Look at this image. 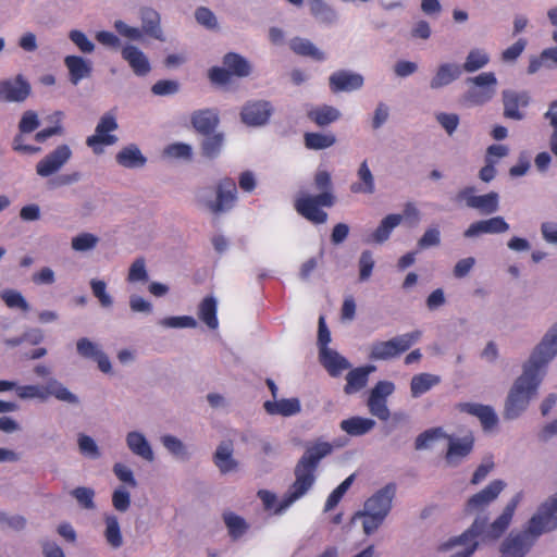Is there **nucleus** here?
Segmentation results:
<instances>
[{
    "label": "nucleus",
    "instance_id": "f257e3e1",
    "mask_svg": "<svg viewBox=\"0 0 557 557\" xmlns=\"http://www.w3.org/2000/svg\"><path fill=\"white\" fill-rule=\"evenodd\" d=\"M521 499L522 493H517L506 505L502 515L491 524H487L486 516L476 517L467 531L443 543L440 549L449 550L458 548L450 557H471L481 543L495 541L507 530Z\"/></svg>",
    "mask_w": 557,
    "mask_h": 557
},
{
    "label": "nucleus",
    "instance_id": "f03ea898",
    "mask_svg": "<svg viewBox=\"0 0 557 557\" xmlns=\"http://www.w3.org/2000/svg\"><path fill=\"white\" fill-rule=\"evenodd\" d=\"M557 528V492L548 497L530 519L525 532L505 539L500 546V557H524L534 539Z\"/></svg>",
    "mask_w": 557,
    "mask_h": 557
},
{
    "label": "nucleus",
    "instance_id": "7ed1b4c3",
    "mask_svg": "<svg viewBox=\"0 0 557 557\" xmlns=\"http://www.w3.org/2000/svg\"><path fill=\"white\" fill-rule=\"evenodd\" d=\"M332 445L327 442H317L306 448L294 469L295 481L275 510L277 513H284L312 488L317 479L318 466L324 457L332 453Z\"/></svg>",
    "mask_w": 557,
    "mask_h": 557
},
{
    "label": "nucleus",
    "instance_id": "20e7f679",
    "mask_svg": "<svg viewBox=\"0 0 557 557\" xmlns=\"http://www.w3.org/2000/svg\"><path fill=\"white\" fill-rule=\"evenodd\" d=\"M394 496V485L388 484L380 488L364 502L361 510L354 513L351 522L361 521L363 533L366 535L373 534L388 516Z\"/></svg>",
    "mask_w": 557,
    "mask_h": 557
},
{
    "label": "nucleus",
    "instance_id": "39448f33",
    "mask_svg": "<svg viewBox=\"0 0 557 557\" xmlns=\"http://www.w3.org/2000/svg\"><path fill=\"white\" fill-rule=\"evenodd\" d=\"M237 201V188L232 180L225 178L216 186H205L195 193V205L212 214L231 210Z\"/></svg>",
    "mask_w": 557,
    "mask_h": 557
},
{
    "label": "nucleus",
    "instance_id": "423d86ee",
    "mask_svg": "<svg viewBox=\"0 0 557 557\" xmlns=\"http://www.w3.org/2000/svg\"><path fill=\"white\" fill-rule=\"evenodd\" d=\"M543 377L523 368L522 374L515 381L504 410V417L509 420L517 419L524 412L530 400L536 395Z\"/></svg>",
    "mask_w": 557,
    "mask_h": 557
},
{
    "label": "nucleus",
    "instance_id": "0eeeda50",
    "mask_svg": "<svg viewBox=\"0 0 557 557\" xmlns=\"http://www.w3.org/2000/svg\"><path fill=\"white\" fill-rule=\"evenodd\" d=\"M16 395L22 400L39 399L46 401L53 396L66 404L77 405L79 403L78 397L57 379H50L45 385H17Z\"/></svg>",
    "mask_w": 557,
    "mask_h": 557
},
{
    "label": "nucleus",
    "instance_id": "6e6552de",
    "mask_svg": "<svg viewBox=\"0 0 557 557\" xmlns=\"http://www.w3.org/2000/svg\"><path fill=\"white\" fill-rule=\"evenodd\" d=\"M557 356V321L546 331L540 343L532 350L522 368L539 376H545L546 366Z\"/></svg>",
    "mask_w": 557,
    "mask_h": 557
},
{
    "label": "nucleus",
    "instance_id": "1a4fd4ad",
    "mask_svg": "<svg viewBox=\"0 0 557 557\" xmlns=\"http://www.w3.org/2000/svg\"><path fill=\"white\" fill-rule=\"evenodd\" d=\"M422 333L417 330L391 338L389 341L375 342L370 349V358L374 360H388L399 356L417 343Z\"/></svg>",
    "mask_w": 557,
    "mask_h": 557
},
{
    "label": "nucleus",
    "instance_id": "9d476101",
    "mask_svg": "<svg viewBox=\"0 0 557 557\" xmlns=\"http://www.w3.org/2000/svg\"><path fill=\"white\" fill-rule=\"evenodd\" d=\"M473 89H469L463 95V101L468 106H483L490 102L496 95L498 84L497 77L493 72H482L468 79Z\"/></svg>",
    "mask_w": 557,
    "mask_h": 557
},
{
    "label": "nucleus",
    "instance_id": "9b49d317",
    "mask_svg": "<svg viewBox=\"0 0 557 557\" xmlns=\"http://www.w3.org/2000/svg\"><path fill=\"white\" fill-rule=\"evenodd\" d=\"M333 203L334 197L330 191L321 193L318 196L302 194L296 199L295 208L307 220L321 224L326 221L327 214L319 207H331Z\"/></svg>",
    "mask_w": 557,
    "mask_h": 557
},
{
    "label": "nucleus",
    "instance_id": "f8f14e48",
    "mask_svg": "<svg viewBox=\"0 0 557 557\" xmlns=\"http://www.w3.org/2000/svg\"><path fill=\"white\" fill-rule=\"evenodd\" d=\"M505 487L506 483L503 480L492 481L485 488L468 499L466 511L468 513H475L478 517L485 516L484 510L498 497Z\"/></svg>",
    "mask_w": 557,
    "mask_h": 557
},
{
    "label": "nucleus",
    "instance_id": "ddd939ff",
    "mask_svg": "<svg viewBox=\"0 0 557 557\" xmlns=\"http://www.w3.org/2000/svg\"><path fill=\"white\" fill-rule=\"evenodd\" d=\"M72 150L67 145H60L53 151L46 154L36 164V173L47 178L58 173L71 159Z\"/></svg>",
    "mask_w": 557,
    "mask_h": 557
},
{
    "label": "nucleus",
    "instance_id": "4468645a",
    "mask_svg": "<svg viewBox=\"0 0 557 557\" xmlns=\"http://www.w3.org/2000/svg\"><path fill=\"white\" fill-rule=\"evenodd\" d=\"M457 198L463 200L469 208L476 209L485 214H491L498 210L499 197L495 191L475 196L474 188L467 187L458 193Z\"/></svg>",
    "mask_w": 557,
    "mask_h": 557
},
{
    "label": "nucleus",
    "instance_id": "2eb2a0df",
    "mask_svg": "<svg viewBox=\"0 0 557 557\" xmlns=\"http://www.w3.org/2000/svg\"><path fill=\"white\" fill-rule=\"evenodd\" d=\"M447 451L445 461L449 467L460 465L472 451L473 437L466 435L463 437L446 436Z\"/></svg>",
    "mask_w": 557,
    "mask_h": 557
},
{
    "label": "nucleus",
    "instance_id": "dca6fc26",
    "mask_svg": "<svg viewBox=\"0 0 557 557\" xmlns=\"http://www.w3.org/2000/svg\"><path fill=\"white\" fill-rule=\"evenodd\" d=\"M504 104V116L506 119L521 121L524 113L520 109H524L530 103V95L527 91H515L505 89L502 94Z\"/></svg>",
    "mask_w": 557,
    "mask_h": 557
},
{
    "label": "nucleus",
    "instance_id": "f3484780",
    "mask_svg": "<svg viewBox=\"0 0 557 557\" xmlns=\"http://www.w3.org/2000/svg\"><path fill=\"white\" fill-rule=\"evenodd\" d=\"M29 92L30 86L21 75L0 81V101L22 102L29 96Z\"/></svg>",
    "mask_w": 557,
    "mask_h": 557
},
{
    "label": "nucleus",
    "instance_id": "a211bd4d",
    "mask_svg": "<svg viewBox=\"0 0 557 557\" xmlns=\"http://www.w3.org/2000/svg\"><path fill=\"white\" fill-rule=\"evenodd\" d=\"M272 112L268 101H252L243 107L240 117L246 125L257 127L267 124Z\"/></svg>",
    "mask_w": 557,
    "mask_h": 557
},
{
    "label": "nucleus",
    "instance_id": "6ab92c4d",
    "mask_svg": "<svg viewBox=\"0 0 557 557\" xmlns=\"http://www.w3.org/2000/svg\"><path fill=\"white\" fill-rule=\"evenodd\" d=\"M125 444L128 450L136 457L147 462H153L156 455L147 436L138 430L126 433Z\"/></svg>",
    "mask_w": 557,
    "mask_h": 557
},
{
    "label": "nucleus",
    "instance_id": "aec40b11",
    "mask_svg": "<svg viewBox=\"0 0 557 557\" xmlns=\"http://www.w3.org/2000/svg\"><path fill=\"white\" fill-rule=\"evenodd\" d=\"M329 84L333 92H350L362 88L364 78L359 73L342 70L331 74Z\"/></svg>",
    "mask_w": 557,
    "mask_h": 557
},
{
    "label": "nucleus",
    "instance_id": "412c9836",
    "mask_svg": "<svg viewBox=\"0 0 557 557\" xmlns=\"http://www.w3.org/2000/svg\"><path fill=\"white\" fill-rule=\"evenodd\" d=\"M462 70L458 63L443 62L440 63L429 83L432 90H440L453 84L461 76Z\"/></svg>",
    "mask_w": 557,
    "mask_h": 557
},
{
    "label": "nucleus",
    "instance_id": "4be33fe9",
    "mask_svg": "<svg viewBox=\"0 0 557 557\" xmlns=\"http://www.w3.org/2000/svg\"><path fill=\"white\" fill-rule=\"evenodd\" d=\"M403 223V216L397 213H391L384 216L377 227L368 233L363 239L366 244H384L387 242L393 231Z\"/></svg>",
    "mask_w": 557,
    "mask_h": 557
},
{
    "label": "nucleus",
    "instance_id": "5701e85b",
    "mask_svg": "<svg viewBox=\"0 0 557 557\" xmlns=\"http://www.w3.org/2000/svg\"><path fill=\"white\" fill-rule=\"evenodd\" d=\"M264 411L270 416L293 417L301 411L299 398H275L263 403Z\"/></svg>",
    "mask_w": 557,
    "mask_h": 557
},
{
    "label": "nucleus",
    "instance_id": "b1692460",
    "mask_svg": "<svg viewBox=\"0 0 557 557\" xmlns=\"http://www.w3.org/2000/svg\"><path fill=\"white\" fill-rule=\"evenodd\" d=\"M121 54L137 76H146L151 71L148 57L138 47L125 45Z\"/></svg>",
    "mask_w": 557,
    "mask_h": 557
},
{
    "label": "nucleus",
    "instance_id": "393cba45",
    "mask_svg": "<svg viewBox=\"0 0 557 557\" xmlns=\"http://www.w3.org/2000/svg\"><path fill=\"white\" fill-rule=\"evenodd\" d=\"M509 230V224L502 216H494L472 223L465 232L466 237H478L482 234H500Z\"/></svg>",
    "mask_w": 557,
    "mask_h": 557
},
{
    "label": "nucleus",
    "instance_id": "a878e982",
    "mask_svg": "<svg viewBox=\"0 0 557 557\" xmlns=\"http://www.w3.org/2000/svg\"><path fill=\"white\" fill-rule=\"evenodd\" d=\"M102 535L106 544L112 549H119L124 544V537L121 530L120 521L113 513L103 515Z\"/></svg>",
    "mask_w": 557,
    "mask_h": 557
},
{
    "label": "nucleus",
    "instance_id": "bb28decb",
    "mask_svg": "<svg viewBox=\"0 0 557 557\" xmlns=\"http://www.w3.org/2000/svg\"><path fill=\"white\" fill-rule=\"evenodd\" d=\"M116 163L125 169H140L147 163L139 147L135 144L124 146L115 156Z\"/></svg>",
    "mask_w": 557,
    "mask_h": 557
},
{
    "label": "nucleus",
    "instance_id": "cd10ccee",
    "mask_svg": "<svg viewBox=\"0 0 557 557\" xmlns=\"http://www.w3.org/2000/svg\"><path fill=\"white\" fill-rule=\"evenodd\" d=\"M319 358L330 375L338 376L350 368L349 361L332 348H324L319 352Z\"/></svg>",
    "mask_w": 557,
    "mask_h": 557
},
{
    "label": "nucleus",
    "instance_id": "c85d7f7f",
    "mask_svg": "<svg viewBox=\"0 0 557 557\" xmlns=\"http://www.w3.org/2000/svg\"><path fill=\"white\" fill-rule=\"evenodd\" d=\"M222 520L232 541L240 540L250 529L249 522L232 510L223 511Z\"/></svg>",
    "mask_w": 557,
    "mask_h": 557
},
{
    "label": "nucleus",
    "instance_id": "c756f323",
    "mask_svg": "<svg viewBox=\"0 0 557 557\" xmlns=\"http://www.w3.org/2000/svg\"><path fill=\"white\" fill-rule=\"evenodd\" d=\"M356 175L357 181L350 185L351 193L372 195L375 191V180L367 160L359 164Z\"/></svg>",
    "mask_w": 557,
    "mask_h": 557
},
{
    "label": "nucleus",
    "instance_id": "7c9ffc66",
    "mask_svg": "<svg viewBox=\"0 0 557 557\" xmlns=\"http://www.w3.org/2000/svg\"><path fill=\"white\" fill-rule=\"evenodd\" d=\"M64 64L70 74L72 84L77 85L82 79L89 77L91 73V62L79 55H67Z\"/></svg>",
    "mask_w": 557,
    "mask_h": 557
},
{
    "label": "nucleus",
    "instance_id": "2f4dec72",
    "mask_svg": "<svg viewBox=\"0 0 557 557\" xmlns=\"http://www.w3.org/2000/svg\"><path fill=\"white\" fill-rule=\"evenodd\" d=\"M373 371H375L374 366L359 367L349 371L346 375L344 392L351 395L361 391L367 385L369 375Z\"/></svg>",
    "mask_w": 557,
    "mask_h": 557
},
{
    "label": "nucleus",
    "instance_id": "473e14b6",
    "mask_svg": "<svg viewBox=\"0 0 557 557\" xmlns=\"http://www.w3.org/2000/svg\"><path fill=\"white\" fill-rule=\"evenodd\" d=\"M213 462L223 474L237 470L238 463L233 457V446L231 443H221L213 455Z\"/></svg>",
    "mask_w": 557,
    "mask_h": 557
},
{
    "label": "nucleus",
    "instance_id": "72a5a7b5",
    "mask_svg": "<svg viewBox=\"0 0 557 557\" xmlns=\"http://www.w3.org/2000/svg\"><path fill=\"white\" fill-rule=\"evenodd\" d=\"M143 35L147 34L158 40H163V32L161 29L160 14L152 8H143L140 10Z\"/></svg>",
    "mask_w": 557,
    "mask_h": 557
},
{
    "label": "nucleus",
    "instance_id": "f704fd0d",
    "mask_svg": "<svg viewBox=\"0 0 557 557\" xmlns=\"http://www.w3.org/2000/svg\"><path fill=\"white\" fill-rule=\"evenodd\" d=\"M490 62L491 54L485 48L473 47L468 51L460 66L466 73H474L487 66Z\"/></svg>",
    "mask_w": 557,
    "mask_h": 557
},
{
    "label": "nucleus",
    "instance_id": "c9c22d12",
    "mask_svg": "<svg viewBox=\"0 0 557 557\" xmlns=\"http://www.w3.org/2000/svg\"><path fill=\"white\" fill-rule=\"evenodd\" d=\"M461 410L476 417L484 430H491L497 424L498 418L490 406L468 403L461 405Z\"/></svg>",
    "mask_w": 557,
    "mask_h": 557
},
{
    "label": "nucleus",
    "instance_id": "e433bc0d",
    "mask_svg": "<svg viewBox=\"0 0 557 557\" xmlns=\"http://www.w3.org/2000/svg\"><path fill=\"white\" fill-rule=\"evenodd\" d=\"M339 426L342 431L350 436H361L369 433L375 426V421L370 418L356 416L343 420Z\"/></svg>",
    "mask_w": 557,
    "mask_h": 557
},
{
    "label": "nucleus",
    "instance_id": "4c0bfd02",
    "mask_svg": "<svg viewBox=\"0 0 557 557\" xmlns=\"http://www.w3.org/2000/svg\"><path fill=\"white\" fill-rule=\"evenodd\" d=\"M216 312L218 301L214 297L208 296L200 301L197 311L198 317L210 330H216L219 327Z\"/></svg>",
    "mask_w": 557,
    "mask_h": 557
},
{
    "label": "nucleus",
    "instance_id": "58836bf2",
    "mask_svg": "<svg viewBox=\"0 0 557 557\" xmlns=\"http://www.w3.org/2000/svg\"><path fill=\"white\" fill-rule=\"evenodd\" d=\"M441 383V377L432 373H419L412 376L410 382L411 396L414 398L428 393Z\"/></svg>",
    "mask_w": 557,
    "mask_h": 557
},
{
    "label": "nucleus",
    "instance_id": "ea45409f",
    "mask_svg": "<svg viewBox=\"0 0 557 557\" xmlns=\"http://www.w3.org/2000/svg\"><path fill=\"white\" fill-rule=\"evenodd\" d=\"M342 116L341 111L332 106L323 104L312 108L308 112V117L319 126H326L338 121Z\"/></svg>",
    "mask_w": 557,
    "mask_h": 557
},
{
    "label": "nucleus",
    "instance_id": "a19ab883",
    "mask_svg": "<svg viewBox=\"0 0 557 557\" xmlns=\"http://www.w3.org/2000/svg\"><path fill=\"white\" fill-rule=\"evenodd\" d=\"M191 123L199 133L209 134L216 127L219 116L213 110H200L193 114Z\"/></svg>",
    "mask_w": 557,
    "mask_h": 557
},
{
    "label": "nucleus",
    "instance_id": "79ce46f5",
    "mask_svg": "<svg viewBox=\"0 0 557 557\" xmlns=\"http://www.w3.org/2000/svg\"><path fill=\"white\" fill-rule=\"evenodd\" d=\"M160 441L166 451L175 459L180 461H187L190 459L191 454L188 449V446L178 437L171 434H165L161 436Z\"/></svg>",
    "mask_w": 557,
    "mask_h": 557
},
{
    "label": "nucleus",
    "instance_id": "37998d69",
    "mask_svg": "<svg viewBox=\"0 0 557 557\" xmlns=\"http://www.w3.org/2000/svg\"><path fill=\"white\" fill-rule=\"evenodd\" d=\"M290 49L304 57H309L315 61H324L326 55L318 47H315L310 40L306 38H294L289 42Z\"/></svg>",
    "mask_w": 557,
    "mask_h": 557
},
{
    "label": "nucleus",
    "instance_id": "c03bdc74",
    "mask_svg": "<svg viewBox=\"0 0 557 557\" xmlns=\"http://www.w3.org/2000/svg\"><path fill=\"white\" fill-rule=\"evenodd\" d=\"M100 243L99 236L89 232H81L71 238V248L75 252L84 253L95 250Z\"/></svg>",
    "mask_w": 557,
    "mask_h": 557
},
{
    "label": "nucleus",
    "instance_id": "a18cd8bd",
    "mask_svg": "<svg viewBox=\"0 0 557 557\" xmlns=\"http://www.w3.org/2000/svg\"><path fill=\"white\" fill-rule=\"evenodd\" d=\"M223 64L231 74L239 77L248 76L251 72L249 62L237 53H227L224 57Z\"/></svg>",
    "mask_w": 557,
    "mask_h": 557
},
{
    "label": "nucleus",
    "instance_id": "49530a36",
    "mask_svg": "<svg viewBox=\"0 0 557 557\" xmlns=\"http://www.w3.org/2000/svg\"><path fill=\"white\" fill-rule=\"evenodd\" d=\"M336 143V137L332 133H307L305 135V145L308 149L322 150L332 147Z\"/></svg>",
    "mask_w": 557,
    "mask_h": 557
},
{
    "label": "nucleus",
    "instance_id": "de8ad7c7",
    "mask_svg": "<svg viewBox=\"0 0 557 557\" xmlns=\"http://www.w3.org/2000/svg\"><path fill=\"white\" fill-rule=\"evenodd\" d=\"M308 5L311 14L323 23L331 24L337 20L334 9L323 0H308Z\"/></svg>",
    "mask_w": 557,
    "mask_h": 557
},
{
    "label": "nucleus",
    "instance_id": "09e8293b",
    "mask_svg": "<svg viewBox=\"0 0 557 557\" xmlns=\"http://www.w3.org/2000/svg\"><path fill=\"white\" fill-rule=\"evenodd\" d=\"M149 281V274L144 258L135 259L127 271L126 282L129 284H145Z\"/></svg>",
    "mask_w": 557,
    "mask_h": 557
},
{
    "label": "nucleus",
    "instance_id": "8fccbe9b",
    "mask_svg": "<svg viewBox=\"0 0 557 557\" xmlns=\"http://www.w3.org/2000/svg\"><path fill=\"white\" fill-rule=\"evenodd\" d=\"M117 141V137L103 131L98 133V129H95V134L89 136L86 139V144L96 154H100L103 152L104 146H112Z\"/></svg>",
    "mask_w": 557,
    "mask_h": 557
},
{
    "label": "nucleus",
    "instance_id": "3c124183",
    "mask_svg": "<svg viewBox=\"0 0 557 557\" xmlns=\"http://www.w3.org/2000/svg\"><path fill=\"white\" fill-rule=\"evenodd\" d=\"M77 446L81 455L88 459H99L101 450L96 441L86 434H79L77 437Z\"/></svg>",
    "mask_w": 557,
    "mask_h": 557
},
{
    "label": "nucleus",
    "instance_id": "603ef678",
    "mask_svg": "<svg viewBox=\"0 0 557 557\" xmlns=\"http://www.w3.org/2000/svg\"><path fill=\"white\" fill-rule=\"evenodd\" d=\"M158 323L166 329H195L198 325L197 320L191 315L166 317Z\"/></svg>",
    "mask_w": 557,
    "mask_h": 557
},
{
    "label": "nucleus",
    "instance_id": "864d4df0",
    "mask_svg": "<svg viewBox=\"0 0 557 557\" xmlns=\"http://www.w3.org/2000/svg\"><path fill=\"white\" fill-rule=\"evenodd\" d=\"M69 39L75 45V47L85 54H90L95 51L96 45L88 36L79 29H71L69 32Z\"/></svg>",
    "mask_w": 557,
    "mask_h": 557
},
{
    "label": "nucleus",
    "instance_id": "5fc2aeb1",
    "mask_svg": "<svg viewBox=\"0 0 557 557\" xmlns=\"http://www.w3.org/2000/svg\"><path fill=\"white\" fill-rule=\"evenodd\" d=\"M1 298L4 304L11 309H21L22 311L29 310V304L25 297L15 289H4L1 293Z\"/></svg>",
    "mask_w": 557,
    "mask_h": 557
},
{
    "label": "nucleus",
    "instance_id": "6e6d98bb",
    "mask_svg": "<svg viewBox=\"0 0 557 557\" xmlns=\"http://www.w3.org/2000/svg\"><path fill=\"white\" fill-rule=\"evenodd\" d=\"M112 471H113L114 475L116 476V479L121 483H123L132 488L137 487L138 483L135 478L134 471L126 463L121 462V461L115 462L112 467Z\"/></svg>",
    "mask_w": 557,
    "mask_h": 557
},
{
    "label": "nucleus",
    "instance_id": "4d7b16f0",
    "mask_svg": "<svg viewBox=\"0 0 557 557\" xmlns=\"http://www.w3.org/2000/svg\"><path fill=\"white\" fill-rule=\"evenodd\" d=\"M446 435L441 429H432L421 433L416 440L417 449H429L434 446L437 441L445 440Z\"/></svg>",
    "mask_w": 557,
    "mask_h": 557
},
{
    "label": "nucleus",
    "instance_id": "13d9d810",
    "mask_svg": "<svg viewBox=\"0 0 557 557\" xmlns=\"http://www.w3.org/2000/svg\"><path fill=\"white\" fill-rule=\"evenodd\" d=\"M164 156L175 160H190L193 148L185 143H173L165 147Z\"/></svg>",
    "mask_w": 557,
    "mask_h": 557
},
{
    "label": "nucleus",
    "instance_id": "bf43d9fd",
    "mask_svg": "<svg viewBox=\"0 0 557 557\" xmlns=\"http://www.w3.org/2000/svg\"><path fill=\"white\" fill-rule=\"evenodd\" d=\"M90 288L101 307L110 308L113 305V299L107 292V284L104 281L92 278L90 281Z\"/></svg>",
    "mask_w": 557,
    "mask_h": 557
},
{
    "label": "nucleus",
    "instance_id": "052dcab7",
    "mask_svg": "<svg viewBox=\"0 0 557 557\" xmlns=\"http://www.w3.org/2000/svg\"><path fill=\"white\" fill-rule=\"evenodd\" d=\"M71 495L76 499V502L87 510L95 509V491L90 487L79 486L74 488L71 492Z\"/></svg>",
    "mask_w": 557,
    "mask_h": 557
},
{
    "label": "nucleus",
    "instance_id": "680f3d73",
    "mask_svg": "<svg viewBox=\"0 0 557 557\" xmlns=\"http://www.w3.org/2000/svg\"><path fill=\"white\" fill-rule=\"evenodd\" d=\"M76 350L78 355H81L84 358L88 359H96L99 354L102 352L101 347L95 343L91 342L87 337H82L76 343Z\"/></svg>",
    "mask_w": 557,
    "mask_h": 557
},
{
    "label": "nucleus",
    "instance_id": "e2e57ef3",
    "mask_svg": "<svg viewBox=\"0 0 557 557\" xmlns=\"http://www.w3.org/2000/svg\"><path fill=\"white\" fill-rule=\"evenodd\" d=\"M223 141L222 134L208 136L202 143V153L208 158H215L222 150Z\"/></svg>",
    "mask_w": 557,
    "mask_h": 557
},
{
    "label": "nucleus",
    "instance_id": "0e129e2a",
    "mask_svg": "<svg viewBox=\"0 0 557 557\" xmlns=\"http://www.w3.org/2000/svg\"><path fill=\"white\" fill-rule=\"evenodd\" d=\"M113 27L120 36L129 40L140 41L144 37L139 27L131 26L122 20H115Z\"/></svg>",
    "mask_w": 557,
    "mask_h": 557
},
{
    "label": "nucleus",
    "instance_id": "69168bd1",
    "mask_svg": "<svg viewBox=\"0 0 557 557\" xmlns=\"http://www.w3.org/2000/svg\"><path fill=\"white\" fill-rule=\"evenodd\" d=\"M435 120L448 136H451L459 125V116L456 113L438 112Z\"/></svg>",
    "mask_w": 557,
    "mask_h": 557
},
{
    "label": "nucleus",
    "instance_id": "338daca9",
    "mask_svg": "<svg viewBox=\"0 0 557 557\" xmlns=\"http://www.w3.org/2000/svg\"><path fill=\"white\" fill-rule=\"evenodd\" d=\"M358 265L360 281H368L374 268V259L372 252L369 250L362 251L359 258Z\"/></svg>",
    "mask_w": 557,
    "mask_h": 557
},
{
    "label": "nucleus",
    "instance_id": "774afa93",
    "mask_svg": "<svg viewBox=\"0 0 557 557\" xmlns=\"http://www.w3.org/2000/svg\"><path fill=\"white\" fill-rule=\"evenodd\" d=\"M112 505L121 512H125L131 506V494L125 487L120 486L113 491Z\"/></svg>",
    "mask_w": 557,
    "mask_h": 557
}]
</instances>
